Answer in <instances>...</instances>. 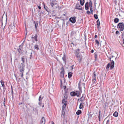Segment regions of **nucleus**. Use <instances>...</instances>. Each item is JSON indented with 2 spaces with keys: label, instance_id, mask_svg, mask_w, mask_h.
Instances as JSON below:
<instances>
[{
  "label": "nucleus",
  "instance_id": "nucleus-1",
  "mask_svg": "<svg viewBox=\"0 0 124 124\" xmlns=\"http://www.w3.org/2000/svg\"><path fill=\"white\" fill-rule=\"evenodd\" d=\"M117 28L119 29L120 31H123L124 29V24L123 23H119L117 26Z\"/></svg>",
  "mask_w": 124,
  "mask_h": 124
},
{
  "label": "nucleus",
  "instance_id": "nucleus-2",
  "mask_svg": "<svg viewBox=\"0 0 124 124\" xmlns=\"http://www.w3.org/2000/svg\"><path fill=\"white\" fill-rule=\"evenodd\" d=\"M110 61L111 62L110 66V69L111 70L114 67V62L113 60H111V57H109Z\"/></svg>",
  "mask_w": 124,
  "mask_h": 124
},
{
  "label": "nucleus",
  "instance_id": "nucleus-3",
  "mask_svg": "<svg viewBox=\"0 0 124 124\" xmlns=\"http://www.w3.org/2000/svg\"><path fill=\"white\" fill-rule=\"evenodd\" d=\"M76 17L75 16L72 17L70 18L69 21L71 23H74L76 21Z\"/></svg>",
  "mask_w": 124,
  "mask_h": 124
},
{
  "label": "nucleus",
  "instance_id": "nucleus-4",
  "mask_svg": "<svg viewBox=\"0 0 124 124\" xmlns=\"http://www.w3.org/2000/svg\"><path fill=\"white\" fill-rule=\"evenodd\" d=\"M89 6L90 7V10L91 11L90 13L92 14H93V10L92 6V3L91 0H90L89 2Z\"/></svg>",
  "mask_w": 124,
  "mask_h": 124
},
{
  "label": "nucleus",
  "instance_id": "nucleus-5",
  "mask_svg": "<svg viewBox=\"0 0 124 124\" xmlns=\"http://www.w3.org/2000/svg\"><path fill=\"white\" fill-rule=\"evenodd\" d=\"M75 8L78 10H82V7L79 3H77L76 5Z\"/></svg>",
  "mask_w": 124,
  "mask_h": 124
},
{
  "label": "nucleus",
  "instance_id": "nucleus-6",
  "mask_svg": "<svg viewBox=\"0 0 124 124\" xmlns=\"http://www.w3.org/2000/svg\"><path fill=\"white\" fill-rule=\"evenodd\" d=\"M96 74L95 73V72H94L93 74L92 80L93 82V83H94L96 81Z\"/></svg>",
  "mask_w": 124,
  "mask_h": 124
},
{
  "label": "nucleus",
  "instance_id": "nucleus-7",
  "mask_svg": "<svg viewBox=\"0 0 124 124\" xmlns=\"http://www.w3.org/2000/svg\"><path fill=\"white\" fill-rule=\"evenodd\" d=\"M17 50L18 51V54H20L19 55H21V54H22L23 53L22 49L20 47H19V48L17 49Z\"/></svg>",
  "mask_w": 124,
  "mask_h": 124
},
{
  "label": "nucleus",
  "instance_id": "nucleus-8",
  "mask_svg": "<svg viewBox=\"0 0 124 124\" xmlns=\"http://www.w3.org/2000/svg\"><path fill=\"white\" fill-rule=\"evenodd\" d=\"M45 120L44 117H42L41 120V124H45Z\"/></svg>",
  "mask_w": 124,
  "mask_h": 124
},
{
  "label": "nucleus",
  "instance_id": "nucleus-9",
  "mask_svg": "<svg viewBox=\"0 0 124 124\" xmlns=\"http://www.w3.org/2000/svg\"><path fill=\"white\" fill-rule=\"evenodd\" d=\"M85 9L86 10H88L89 9V3L88 2H87L85 5Z\"/></svg>",
  "mask_w": 124,
  "mask_h": 124
},
{
  "label": "nucleus",
  "instance_id": "nucleus-10",
  "mask_svg": "<svg viewBox=\"0 0 124 124\" xmlns=\"http://www.w3.org/2000/svg\"><path fill=\"white\" fill-rule=\"evenodd\" d=\"M33 34L32 36L31 37V38L32 39H34L36 41H38V39H37V35L36 34H35V36L34 37L33 36Z\"/></svg>",
  "mask_w": 124,
  "mask_h": 124
},
{
  "label": "nucleus",
  "instance_id": "nucleus-11",
  "mask_svg": "<svg viewBox=\"0 0 124 124\" xmlns=\"http://www.w3.org/2000/svg\"><path fill=\"white\" fill-rule=\"evenodd\" d=\"M70 94L71 96H74L76 95V92L72 91L70 93Z\"/></svg>",
  "mask_w": 124,
  "mask_h": 124
},
{
  "label": "nucleus",
  "instance_id": "nucleus-12",
  "mask_svg": "<svg viewBox=\"0 0 124 124\" xmlns=\"http://www.w3.org/2000/svg\"><path fill=\"white\" fill-rule=\"evenodd\" d=\"M67 101H65V102L64 103V105L62 106V110H63V109H65V107L67 105Z\"/></svg>",
  "mask_w": 124,
  "mask_h": 124
},
{
  "label": "nucleus",
  "instance_id": "nucleus-13",
  "mask_svg": "<svg viewBox=\"0 0 124 124\" xmlns=\"http://www.w3.org/2000/svg\"><path fill=\"white\" fill-rule=\"evenodd\" d=\"M73 73L72 72H70L68 73V77L69 78H71L72 76Z\"/></svg>",
  "mask_w": 124,
  "mask_h": 124
},
{
  "label": "nucleus",
  "instance_id": "nucleus-14",
  "mask_svg": "<svg viewBox=\"0 0 124 124\" xmlns=\"http://www.w3.org/2000/svg\"><path fill=\"white\" fill-rule=\"evenodd\" d=\"M113 116L115 117H117L118 115V113L117 111H115L113 114Z\"/></svg>",
  "mask_w": 124,
  "mask_h": 124
},
{
  "label": "nucleus",
  "instance_id": "nucleus-15",
  "mask_svg": "<svg viewBox=\"0 0 124 124\" xmlns=\"http://www.w3.org/2000/svg\"><path fill=\"white\" fill-rule=\"evenodd\" d=\"M82 113V111L80 110H78L76 112V114L77 115H79Z\"/></svg>",
  "mask_w": 124,
  "mask_h": 124
},
{
  "label": "nucleus",
  "instance_id": "nucleus-16",
  "mask_svg": "<svg viewBox=\"0 0 124 124\" xmlns=\"http://www.w3.org/2000/svg\"><path fill=\"white\" fill-rule=\"evenodd\" d=\"M13 28H15V26H12V28H11V30H10V31H9V27H8V28L7 29V31L8 30L9 31V32H8V33H10V31H12V29Z\"/></svg>",
  "mask_w": 124,
  "mask_h": 124
},
{
  "label": "nucleus",
  "instance_id": "nucleus-17",
  "mask_svg": "<svg viewBox=\"0 0 124 124\" xmlns=\"http://www.w3.org/2000/svg\"><path fill=\"white\" fill-rule=\"evenodd\" d=\"M76 95L77 97H78L81 94V93H80V92L79 91H76Z\"/></svg>",
  "mask_w": 124,
  "mask_h": 124
},
{
  "label": "nucleus",
  "instance_id": "nucleus-18",
  "mask_svg": "<svg viewBox=\"0 0 124 124\" xmlns=\"http://www.w3.org/2000/svg\"><path fill=\"white\" fill-rule=\"evenodd\" d=\"M62 59L65 63H66V57L64 54L63 56L62 57Z\"/></svg>",
  "mask_w": 124,
  "mask_h": 124
},
{
  "label": "nucleus",
  "instance_id": "nucleus-19",
  "mask_svg": "<svg viewBox=\"0 0 124 124\" xmlns=\"http://www.w3.org/2000/svg\"><path fill=\"white\" fill-rule=\"evenodd\" d=\"M85 2L84 0H80V4L82 6H83Z\"/></svg>",
  "mask_w": 124,
  "mask_h": 124
},
{
  "label": "nucleus",
  "instance_id": "nucleus-20",
  "mask_svg": "<svg viewBox=\"0 0 124 124\" xmlns=\"http://www.w3.org/2000/svg\"><path fill=\"white\" fill-rule=\"evenodd\" d=\"M34 48L35 49H36L37 50H39V46L38 45H35L34 46Z\"/></svg>",
  "mask_w": 124,
  "mask_h": 124
},
{
  "label": "nucleus",
  "instance_id": "nucleus-21",
  "mask_svg": "<svg viewBox=\"0 0 124 124\" xmlns=\"http://www.w3.org/2000/svg\"><path fill=\"white\" fill-rule=\"evenodd\" d=\"M119 19L117 18H115L114 20V22L115 23H117L118 22Z\"/></svg>",
  "mask_w": 124,
  "mask_h": 124
},
{
  "label": "nucleus",
  "instance_id": "nucleus-22",
  "mask_svg": "<svg viewBox=\"0 0 124 124\" xmlns=\"http://www.w3.org/2000/svg\"><path fill=\"white\" fill-rule=\"evenodd\" d=\"M44 7V8L48 12V8H47V6H46L45 5V4L44 2L43 3Z\"/></svg>",
  "mask_w": 124,
  "mask_h": 124
},
{
  "label": "nucleus",
  "instance_id": "nucleus-23",
  "mask_svg": "<svg viewBox=\"0 0 124 124\" xmlns=\"http://www.w3.org/2000/svg\"><path fill=\"white\" fill-rule=\"evenodd\" d=\"M101 111H99V112L98 118L99 121H101Z\"/></svg>",
  "mask_w": 124,
  "mask_h": 124
},
{
  "label": "nucleus",
  "instance_id": "nucleus-24",
  "mask_svg": "<svg viewBox=\"0 0 124 124\" xmlns=\"http://www.w3.org/2000/svg\"><path fill=\"white\" fill-rule=\"evenodd\" d=\"M110 65V63H108L107 65V66L106 67V69L107 70H108V69L109 68Z\"/></svg>",
  "mask_w": 124,
  "mask_h": 124
},
{
  "label": "nucleus",
  "instance_id": "nucleus-25",
  "mask_svg": "<svg viewBox=\"0 0 124 124\" xmlns=\"http://www.w3.org/2000/svg\"><path fill=\"white\" fill-rule=\"evenodd\" d=\"M96 23H97V25L98 26H99L100 25V22L99 21V19H98L96 21Z\"/></svg>",
  "mask_w": 124,
  "mask_h": 124
},
{
  "label": "nucleus",
  "instance_id": "nucleus-26",
  "mask_svg": "<svg viewBox=\"0 0 124 124\" xmlns=\"http://www.w3.org/2000/svg\"><path fill=\"white\" fill-rule=\"evenodd\" d=\"M61 75L62 76V77H64V70H62L61 72Z\"/></svg>",
  "mask_w": 124,
  "mask_h": 124
},
{
  "label": "nucleus",
  "instance_id": "nucleus-27",
  "mask_svg": "<svg viewBox=\"0 0 124 124\" xmlns=\"http://www.w3.org/2000/svg\"><path fill=\"white\" fill-rule=\"evenodd\" d=\"M39 15L40 17L41 14H43V12H42V11L40 10H39L38 11Z\"/></svg>",
  "mask_w": 124,
  "mask_h": 124
},
{
  "label": "nucleus",
  "instance_id": "nucleus-28",
  "mask_svg": "<svg viewBox=\"0 0 124 124\" xmlns=\"http://www.w3.org/2000/svg\"><path fill=\"white\" fill-rule=\"evenodd\" d=\"M2 86L3 87V91L5 92V91L4 90V88L5 87V86L4 85V82H3L2 83H1Z\"/></svg>",
  "mask_w": 124,
  "mask_h": 124
},
{
  "label": "nucleus",
  "instance_id": "nucleus-29",
  "mask_svg": "<svg viewBox=\"0 0 124 124\" xmlns=\"http://www.w3.org/2000/svg\"><path fill=\"white\" fill-rule=\"evenodd\" d=\"M83 107V105L82 103H80V105H79V108L80 109H81Z\"/></svg>",
  "mask_w": 124,
  "mask_h": 124
},
{
  "label": "nucleus",
  "instance_id": "nucleus-30",
  "mask_svg": "<svg viewBox=\"0 0 124 124\" xmlns=\"http://www.w3.org/2000/svg\"><path fill=\"white\" fill-rule=\"evenodd\" d=\"M94 56L95 57V60H96L97 58V54L96 53H94Z\"/></svg>",
  "mask_w": 124,
  "mask_h": 124
},
{
  "label": "nucleus",
  "instance_id": "nucleus-31",
  "mask_svg": "<svg viewBox=\"0 0 124 124\" xmlns=\"http://www.w3.org/2000/svg\"><path fill=\"white\" fill-rule=\"evenodd\" d=\"M82 60V57L81 56L79 57V58H78V61L79 62H80Z\"/></svg>",
  "mask_w": 124,
  "mask_h": 124
},
{
  "label": "nucleus",
  "instance_id": "nucleus-32",
  "mask_svg": "<svg viewBox=\"0 0 124 124\" xmlns=\"http://www.w3.org/2000/svg\"><path fill=\"white\" fill-rule=\"evenodd\" d=\"M43 98H42L41 96V95H40L39 97V101H42V99Z\"/></svg>",
  "mask_w": 124,
  "mask_h": 124
},
{
  "label": "nucleus",
  "instance_id": "nucleus-33",
  "mask_svg": "<svg viewBox=\"0 0 124 124\" xmlns=\"http://www.w3.org/2000/svg\"><path fill=\"white\" fill-rule=\"evenodd\" d=\"M76 56H78L80 55H81V54H80L79 53H78L77 52V51H76Z\"/></svg>",
  "mask_w": 124,
  "mask_h": 124
},
{
  "label": "nucleus",
  "instance_id": "nucleus-34",
  "mask_svg": "<svg viewBox=\"0 0 124 124\" xmlns=\"http://www.w3.org/2000/svg\"><path fill=\"white\" fill-rule=\"evenodd\" d=\"M94 17L96 19H97L98 18V15L96 14H94Z\"/></svg>",
  "mask_w": 124,
  "mask_h": 124
},
{
  "label": "nucleus",
  "instance_id": "nucleus-35",
  "mask_svg": "<svg viewBox=\"0 0 124 124\" xmlns=\"http://www.w3.org/2000/svg\"><path fill=\"white\" fill-rule=\"evenodd\" d=\"M11 93H12V97L13 98V97L14 96V92H13V90L12 86H11Z\"/></svg>",
  "mask_w": 124,
  "mask_h": 124
},
{
  "label": "nucleus",
  "instance_id": "nucleus-36",
  "mask_svg": "<svg viewBox=\"0 0 124 124\" xmlns=\"http://www.w3.org/2000/svg\"><path fill=\"white\" fill-rule=\"evenodd\" d=\"M21 60L22 61L23 63H24L25 62V59L23 57H22L21 58Z\"/></svg>",
  "mask_w": 124,
  "mask_h": 124
},
{
  "label": "nucleus",
  "instance_id": "nucleus-37",
  "mask_svg": "<svg viewBox=\"0 0 124 124\" xmlns=\"http://www.w3.org/2000/svg\"><path fill=\"white\" fill-rule=\"evenodd\" d=\"M95 42H96V44L98 46H99V41L98 40H95Z\"/></svg>",
  "mask_w": 124,
  "mask_h": 124
},
{
  "label": "nucleus",
  "instance_id": "nucleus-38",
  "mask_svg": "<svg viewBox=\"0 0 124 124\" xmlns=\"http://www.w3.org/2000/svg\"><path fill=\"white\" fill-rule=\"evenodd\" d=\"M6 102V99L5 98L4 99V102H3V104L4 106L5 107L6 106V105H5V102Z\"/></svg>",
  "mask_w": 124,
  "mask_h": 124
},
{
  "label": "nucleus",
  "instance_id": "nucleus-39",
  "mask_svg": "<svg viewBox=\"0 0 124 124\" xmlns=\"http://www.w3.org/2000/svg\"><path fill=\"white\" fill-rule=\"evenodd\" d=\"M24 68L22 69H19L20 70V72H21V73H23L24 72Z\"/></svg>",
  "mask_w": 124,
  "mask_h": 124
},
{
  "label": "nucleus",
  "instance_id": "nucleus-40",
  "mask_svg": "<svg viewBox=\"0 0 124 124\" xmlns=\"http://www.w3.org/2000/svg\"><path fill=\"white\" fill-rule=\"evenodd\" d=\"M24 68V66L23 65H22V66L20 65V67H19V69H20Z\"/></svg>",
  "mask_w": 124,
  "mask_h": 124
},
{
  "label": "nucleus",
  "instance_id": "nucleus-41",
  "mask_svg": "<svg viewBox=\"0 0 124 124\" xmlns=\"http://www.w3.org/2000/svg\"><path fill=\"white\" fill-rule=\"evenodd\" d=\"M32 58V52L30 53V57H29V58L30 59H31V58Z\"/></svg>",
  "mask_w": 124,
  "mask_h": 124
},
{
  "label": "nucleus",
  "instance_id": "nucleus-42",
  "mask_svg": "<svg viewBox=\"0 0 124 124\" xmlns=\"http://www.w3.org/2000/svg\"><path fill=\"white\" fill-rule=\"evenodd\" d=\"M65 99L64 98L62 100V103H64L65 102Z\"/></svg>",
  "mask_w": 124,
  "mask_h": 124
},
{
  "label": "nucleus",
  "instance_id": "nucleus-43",
  "mask_svg": "<svg viewBox=\"0 0 124 124\" xmlns=\"http://www.w3.org/2000/svg\"><path fill=\"white\" fill-rule=\"evenodd\" d=\"M64 19H63L62 20H63L62 26H63V25L64 26H65V21H64Z\"/></svg>",
  "mask_w": 124,
  "mask_h": 124
},
{
  "label": "nucleus",
  "instance_id": "nucleus-44",
  "mask_svg": "<svg viewBox=\"0 0 124 124\" xmlns=\"http://www.w3.org/2000/svg\"><path fill=\"white\" fill-rule=\"evenodd\" d=\"M50 5L52 7H53L54 5V4L53 2H51L50 3Z\"/></svg>",
  "mask_w": 124,
  "mask_h": 124
},
{
  "label": "nucleus",
  "instance_id": "nucleus-45",
  "mask_svg": "<svg viewBox=\"0 0 124 124\" xmlns=\"http://www.w3.org/2000/svg\"><path fill=\"white\" fill-rule=\"evenodd\" d=\"M64 109H63V110H62V115H64L65 113V112L64 111Z\"/></svg>",
  "mask_w": 124,
  "mask_h": 124
},
{
  "label": "nucleus",
  "instance_id": "nucleus-46",
  "mask_svg": "<svg viewBox=\"0 0 124 124\" xmlns=\"http://www.w3.org/2000/svg\"><path fill=\"white\" fill-rule=\"evenodd\" d=\"M78 88H79V90L80 91V92H81V93L82 92L81 88L79 86Z\"/></svg>",
  "mask_w": 124,
  "mask_h": 124
},
{
  "label": "nucleus",
  "instance_id": "nucleus-47",
  "mask_svg": "<svg viewBox=\"0 0 124 124\" xmlns=\"http://www.w3.org/2000/svg\"><path fill=\"white\" fill-rule=\"evenodd\" d=\"M42 102V101H39V104L40 106H41V104H42V103H41Z\"/></svg>",
  "mask_w": 124,
  "mask_h": 124
},
{
  "label": "nucleus",
  "instance_id": "nucleus-48",
  "mask_svg": "<svg viewBox=\"0 0 124 124\" xmlns=\"http://www.w3.org/2000/svg\"><path fill=\"white\" fill-rule=\"evenodd\" d=\"M38 23H37L36 24L35 23V28L36 29H37V27Z\"/></svg>",
  "mask_w": 124,
  "mask_h": 124
},
{
  "label": "nucleus",
  "instance_id": "nucleus-49",
  "mask_svg": "<svg viewBox=\"0 0 124 124\" xmlns=\"http://www.w3.org/2000/svg\"><path fill=\"white\" fill-rule=\"evenodd\" d=\"M115 33H116V35L118 34H119V32L118 31H116Z\"/></svg>",
  "mask_w": 124,
  "mask_h": 124
},
{
  "label": "nucleus",
  "instance_id": "nucleus-50",
  "mask_svg": "<svg viewBox=\"0 0 124 124\" xmlns=\"http://www.w3.org/2000/svg\"><path fill=\"white\" fill-rule=\"evenodd\" d=\"M122 39L124 37V31L122 34Z\"/></svg>",
  "mask_w": 124,
  "mask_h": 124
},
{
  "label": "nucleus",
  "instance_id": "nucleus-51",
  "mask_svg": "<svg viewBox=\"0 0 124 124\" xmlns=\"http://www.w3.org/2000/svg\"><path fill=\"white\" fill-rule=\"evenodd\" d=\"M109 120H108L106 122V124H109Z\"/></svg>",
  "mask_w": 124,
  "mask_h": 124
},
{
  "label": "nucleus",
  "instance_id": "nucleus-52",
  "mask_svg": "<svg viewBox=\"0 0 124 124\" xmlns=\"http://www.w3.org/2000/svg\"><path fill=\"white\" fill-rule=\"evenodd\" d=\"M88 116H89V118H91L92 117V115L91 114H89Z\"/></svg>",
  "mask_w": 124,
  "mask_h": 124
},
{
  "label": "nucleus",
  "instance_id": "nucleus-53",
  "mask_svg": "<svg viewBox=\"0 0 124 124\" xmlns=\"http://www.w3.org/2000/svg\"><path fill=\"white\" fill-rule=\"evenodd\" d=\"M90 12L89 11V10H87V12H86V13H87V14H89L90 13Z\"/></svg>",
  "mask_w": 124,
  "mask_h": 124
},
{
  "label": "nucleus",
  "instance_id": "nucleus-54",
  "mask_svg": "<svg viewBox=\"0 0 124 124\" xmlns=\"http://www.w3.org/2000/svg\"><path fill=\"white\" fill-rule=\"evenodd\" d=\"M73 66H74L73 65H72L71 67V70H72V69H73Z\"/></svg>",
  "mask_w": 124,
  "mask_h": 124
},
{
  "label": "nucleus",
  "instance_id": "nucleus-55",
  "mask_svg": "<svg viewBox=\"0 0 124 124\" xmlns=\"http://www.w3.org/2000/svg\"><path fill=\"white\" fill-rule=\"evenodd\" d=\"M23 46V45H20L19 46V47H20L21 48H22Z\"/></svg>",
  "mask_w": 124,
  "mask_h": 124
},
{
  "label": "nucleus",
  "instance_id": "nucleus-56",
  "mask_svg": "<svg viewBox=\"0 0 124 124\" xmlns=\"http://www.w3.org/2000/svg\"><path fill=\"white\" fill-rule=\"evenodd\" d=\"M72 44L73 46H74V43L73 42H72L71 43V46H72Z\"/></svg>",
  "mask_w": 124,
  "mask_h": 124
},
{
  "label": "nucleus",
  "instance_id": "nucleus-57",
  "mask_svg": "<svg viewBox=\"0 0 124 124\" xmlns=\"http://www.w3.org/2000/svg\"><path fill=\"white\" fill-rule=\"evenodd\" d=\"M66 86L65 85L63 86V88L64 90L66 89Z\"/></svg>",
  "mask_w": 124,
  "mask_h": 124
},
{
  "label": "nucleus",
  "instance_id": "nucleus-58",
  "mask_svg": "<svg viewBox=\"0 0 124 124\" xmlns=\"http://www.w3.org/2000/svg\"><path fill=\"white\" fill-rule=\"evenodd\" d=\"M23 73H21V76L22 78H23Z\"/></svg>",
  "mask_w": 124,
  "mask_h": 124
},
{
  "label": "nucleus",
  "instance_id": "nucleus-59",
  "mask_svg": "<svg viewBox=\"0 0 124 124\" xmlns=\"http://www.w3.org/2000/svg\"><path fill=\"white\" fill-rule=\"evenodd\" d=\"M84 99L83 100L82 99L80 100V101H81V103H82L83 101L84 100V99H85V98H84Z\"/></svg>",
  "mask_w": 124,
  "mask_h": 124
},
{
  "label": "nucleus",
  "instance_id": "nucleus-60",
  "mask_svg": "<svg viewBox=\"0 0 124 124\" xmlns=\"http://www.w3.org/2000/svg\"><path fill=\"white\" fill-rule=\"evenodd\" d=\"M38 8L39 9H41V7H40V6H38Z\"/></svg>",
  "mask_w": 124,
  "mask_h": 124
},
{
  "label": "nucleus",
  "instance_id": "nucleus-61",
  "mask_svg": "<svg viewBox=\"0 0 124 124\" xmlns=\"http://www.w3.org/2000/svg\"><path fill=\"white\" fill-rule=\"evenodd\" d=\"M81 56V55H79L78 56H76V57L78 58H79V57H80Z\"/></svg>",
  "mask_w": 124,
  "mask_h": 124
},
{
  "label": "nucleus",
  "instance_id": "nucleus-62",
  "mask_svg": "<svg viewBox=\"0 0 124 124\" xmlns=\"http://www.w3.org/2000/svg\"><path fill=\"white\" fill-rule=\"evenodd\" d=\"M84 36H85V41H86V36L85 35Z\"/></svg>",
  "mask_w": 124,
  "mask_h": 124
},
{
  "label": "nucleus",
  "instance_id": "nucleus-63",
  "mask_svg": "<svg viewBox=\"0 0 124 124\" xmlns=\"http://www.w3.org/2000/svg\"><path fill=\"white\" fill-rule=\"evenodd\" d=\"M94 52V51L93 49H92L91 50V52L92 53H93Z\"/></svg>",
  "mask_w": 124,
  "mask_h": 124
},
{
  "label": "nucleus",
  "instance_id": "nucleus-64",
  "mask_svg": "<svg viewBox=\"0 0 124 124\" xmlns=\"http://www.w3.org/2000/svg\"><path fill=\"white\" fill-rule=\"evenodd\" d=\"M123 44L124 45V39H123L122 41Z\"/></svg>",
  "mask_w": 124,
  "mask_h": 124
}]
</instances>
